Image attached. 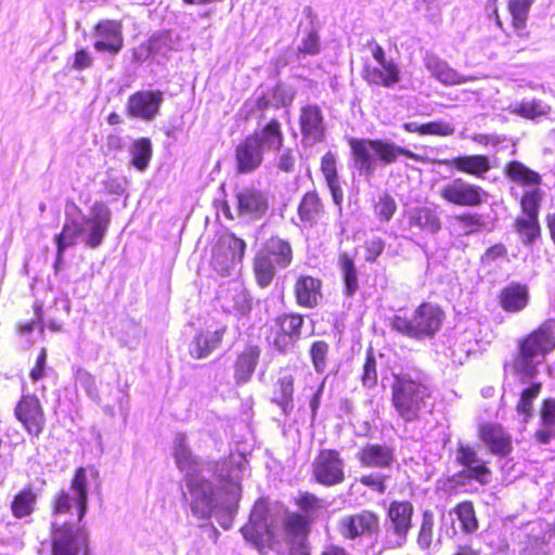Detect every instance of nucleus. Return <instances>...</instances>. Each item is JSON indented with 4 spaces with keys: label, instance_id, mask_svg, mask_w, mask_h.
Instances as JSON below:
<instances>
[{
    "label": "nucleus",
    "instance_id": "1",
    "mask_svg": "<svg viewBox=\"0 0 555 555\" xmlns=\"http://www.w3.org/2000/svg\"><path fill=\"white\" fill-rule=\"evenodd\" d=\"M172 455L192 496V514L208 521L215 516L220 527L231 529L242 498L241 480L247 467L246 457L241 453L232 454L216 463L215 485L202 476L203 463L188 446L185 434L176 435Z\"/></svg>",
    "mask_w": 555,
    "mask_h": 555
},
{
    "label": "nucleus",
    "instance_id": "2",
    "mask_svg": "<svg viewBox=\"0 0 555 555\" xmlns=\"http://www.w3.org/2000/svg\"><path fill=\"white\" fill-rule=\"evenodd\" d=\"M554 349L555 332L550 323H543L518 340L513 359L503 364L504 374L522 386L516 412L525 424L533 417V401L542 390L540 367Z\"/></svg>",
    "mask_w": 555,
    "mask_h": 555
},
{
    "label": "nucleus",
    "instance_id": "3",
    "mask_svg": "<svg viewBox=\"0 0 555 555\" xmlns=\"http://www.w3.org/2000/svg\"><path fill=\"white\" fill-rule=\"evenodd\" d=\"M431 393L430 378L422 370L406 367L393 374L391 403L405 423L415 422L430 412Z\"/></svg>",
    "mask_w": 555,
    "mask_h": 555
},
{
    "label": "nucleus",
    "instance_id": "4",
    "mask_svg": "<svg viewBox=\"0 0 555 555\" xmlns=\"http://www.w3.org/2000/svg\"><path fill=\"white\" fill-rule=\"evenodd\" d=\"M348 144L354 162V169L367 181L375 175L378 166L391 165L401 156L420 160L417 154L388 139L350 137Z\"/></svg>",
    "mask_w": 555,
    "mask_h": 555
},
{
    "label": "nucleus",
    "instance_id": "5",
    "mask_svg": "<svg viewBox=\"0 0 555 555\" xmlns=\"http://www.w3.org/2000/svg\"><path fill=\"white\" fill-rule=\"evenodd\" d=\"M284 142L281 124L273 118L259 131L246 135L234 150L238 175L255 172L263 163L266 152L281 151Z\"/></svg>",
    "mask_w": 555,
    "mask_h": 555
},
{
    "label": "nucleus",
    "instance_id": "6",
    "mask_svg": "<svg viewBox=\"0 0 555 555\" xmlns=\"http://www.w3.org/2000/svg\"><path fill=\"white\" fill-rule=\"evenodd\" d=\"M444 319L443 310L431 302L421 304L411 318L393 315L391 328L409 338L416 340L430 339L441 328Z\"/></svg>",
    "mask_w": 555,
    "mask_h": 555
},
{
    "label": "nucleus",
    "instance_id": "7",
    "mask_svg": "<svg viewBox=\"0 0 555 555\" xmlns=\"http://www.w3.org/2000/svg\"><path fill=\"white\" fill-rule=\"evenodd\" d=\"M293 261V249L288 241L279 236L267 240L254 258V272L259 286L267 287L276 271L286 269Z\"/></svg>",
    "mask_w": 555,
    "mask_h": 555
},
{
    "label": "nucleus",
    "instance_id": "8",
    "mask_svg": "<svg viewBox=\"0 0 555 555\" xmlns=\"http://www.w3.org/2000/svg\"><path fill=\"white\" fill-rule=\"evenodd\" d=\"M275 529V521L270 519L268 507L258 500L249 514L248 522L240 531L260 555H267L269 551L280 553L282 547Z\"/></svg>",
    "mask_w": 555,
    "mask_h": 555
},
{
    "label": "nucleus",
    "instance_id": "9",
    "mask_svg": "<svg viewBox=\"0 0 555 555\" xmlns=\"http://www.w3.org/2000/svg\"><path fill=\"white\" fill-rule=\"evenodd\" d=\"M69 490H59L51 499L53 516L69 515L76 512L78 522H81L88 511V475L83 466L75 469L70 479Z\"/></svg>",
    "mask_w": 555,
    "mask_h": 555
},
{
    "label": "nucleus",
    "instance_id": "10",
    "mask_svg": "<svg viewBox=\"0 0 555 555\" xmlns=\"http://www.w3.org/2000/svg\"><path fill=\"white\" fill-rule=\"evenodd\" d=\"M455 463L462 469L449 477V481L455 486H466L468 481L475 480L481 486L491 482L492 473L487 463L478 456L477 451L469 444L457 442Z\"/></svg>",
    "mask_w": 555,
    "mask_h": 555
},
{
    "label": "nucleus",
    "instance_id": "11",
    "mask_svg": "<svg viewBox=\"0 0 555 555\" xmlns=\"http://www.w3.org/2000/svg\"><path fill=\"white\" fill-rule=\"evenodd\" d=\"M89 539L81 528H75L68 522H52L50 528V555L88 554Z\"/></svg>",
    "mask_w": 555,
    "mask_h": 555
},
{
    "label": "nucleus",
    "instance_id": "12",
    "mask_svg": "<svg viewBox=\"0 0 555 555\" xmlns=\"http://www.w3.org/2000/svg\"><path fill=\"white\" fill-rule=\"evenodd\" d=\"M246 250L244 240L233 233L219 237L212 249L211 266L221 276H231L242 263Z\"/></svg>",
    "mask_w": 555,
    "mask_h": 555
},
{
    "label": "nucleus",
    "instance_id": "13",
    "mask_svg": "<svg viewBox=\"0 0 555 555\" xmlns=\"http://www.w3.org/2000/svg\"><path fill=\"white\" fill-rule=\"evenodd\" d=\"M414 506L410 501H392L386 513L385 531L396 546H403L413 527Z\"/></svg>",
    "mask_w": 555,
    "mask_h": 555
},
{
    "label": "nucleus",
    "instance_id": "14",
    "mask_svg": "<svg viewBox=\"0 0 555 555\" xmlns=\"http://www.w3.org/2000/svg\"><path fill=\"white\" fill-rule=\"evenodd\" d=\"M314 480L325 487H333L345 480V461L334 449H322L312 463Z\"/></svg>",
    "mask_w": 555,
    "mask_h": 555
},
{
    "label": "nucleus",
    "instance_id": "15",
    "mask_svg": "<svg viewBox=\"0 0 555 555\" xmlns=\"http://www.w3.org/2000/svg\"><path fill=\"white\" fill-rule=\"evenodd\" d=\"M338 531L347 540L360 538L377 539L379 533V516L369 509L347 515L339 519Z\"/></svg>",
    "mask_w": 555,
    "mask_h": 555
},
{
    "label": "nucleus",
    "instance_id": "16",
    "mask_svg": "<svg viewBox=\"0 0 555 555\" xmlns=\"http://www.w3.org/2000/svg\"><path fill=\"white\" fill-rule=\"evenodd\" d=\"M440 196L456 206L478 207L487 201L489 194L479 185L455 178L441 188Z\"/></svg>",
    "mask_w": 555,
    "mask_h": 555
},
{
    "label": "nucleus",
    "instance_id": "17",
    "mask_svg": "<svg viewBox=\"0 0 555 555\" xmlns=\"http://www.w3.org/2000/svg\"><path fill=\"white\" fill-rule=\"evenodd\" d=\"M112 221V212L102 201H96L90 207L89 216L83 218V242L87 247L95 249L104 241Z\"/></svg>",
    "mask_w": 555,
    "mask_h": 555
},
{
    "label": "nucleus",
    "instance_id": "18",
    "mask_svg": "<svg viewBox=\"0 0 555 555\" xmlns=\"http://www.w3.org/2000/svg\"><path fill=\"white\" fill-rule=\"evenodd\" d=\"M14 415L30 436L38 437L42 434L46 417L42 404L36 395H23L15 405Z\"/></svg>",
    "mask_w": 555,
    "mask_h": 555
},
{
    "label": "nucleus",
    "instance_id": "19",
    "mask_svg": "<svg viewBox=\"0 0 555 555\" xmlns=\"http://www.w3.org/2000/svg\"><path fill=\"white\" fill-rule=\"evenodd\" d=\"M362 467L391 470L397 462L396 448L389 443L367 442L356 455Z\"/></svg>",
    "mask_w": 555,
    "mask_h": 555
},
{
    "label": "nucleus",
    "instance_id": "20",
    "mask_svg": "<svg viewBox=\"0 0 555 555\" xmlns=\"http://www.w3.org/2000/svg\"><path fill=\"white\" fill-rule=\"evenodd\" d=\"M299 127L302 142L312 146L325 139V121L321 107L317 104H307L301 107Z\"/></svg>",
    "mask_w": 555,
    "mask_h": 555
},
{
    "label": "nucleus",
    "instance_id": "21",
    "mask_svg": "<svg viewBox=\"0 0 555 555\" xmlns=\"http://www.w3.org/2000/svg\"><path fill=\"white\" fill-rule=\"evenodd\" d=\"M95 41L93 47L99 52L116 55L124 46L121 23L114 20H101L93 27Z\"/></svg>",
    "mask_w": 555,
    "mask_h": 555
},
{
    "label": "nucleus",
    "instance_id": "22",
    "mask_svg": "<svg viewBox=\"0 0 555 555\" xmlns=\"http://www.w3.org/2000/svg\"><path fill=\"white\" fill-rule=\"evenodd\" d=\"M439 163L478 179H485L492 169L490 156L483 154L459 155Z\"/></svg>",
    "mask_w": 555,
    "mask_h": 555
},
{
    "label": "nucleus",
    "instance_id": "23",
    "mask_svg": "<svg viewBox=\"0 0 555 555\" xmlns=\"http://www.w3.org/2000/svg\"><path fill=\"white\" fill-rule=\"evenodd\" d=\"M236 202L240 215L253 219L262 218L269 208L266 193L256 188H245L237 192Z\"/></svg>",
    "mask_w": 555,
    "mask_h": 555
},
{
    "label": "nucleus",
    "instance_id": "24",
    "mask_svg": "<svg viewBox=\"0 0 555 555\" xmlns=\"http://www.w3.org/2000/svg\"><path fill=\"white\" fill-rule=\"evenodd\" d=\"M178 41L168 30L157 31L151 36L146 47L141 44V57L145 53V60L151 59L157 65H163L168 60L169 53L177 49ZM143 60L141 59V63Z\"/></svg>",
    "mask_w": 555,
    "mask_h": 555
},
{
    "label": "nucleus",
    "instance_id": "25",
    "mask_svg": "<svg viewBox=\"0 0 555 555\" xmlns=\"http://www.w3.org/2000/svg\"><path fill=\"white\" fill-rule=\"evenodd\" d=\"M362 77L369 85L392 89L401 80V69L396 62L365 64Z\"/></svg>",
    "mask_w": 555,
    "mask_h": 555
},
{
    "label": "nucleus",
    "instance_id": "26",
    "mask_svg": "<svg viewBox=\"0 0 555 555\" xmlns=\"http://www.w3.org/2000/svg\"><path fill=\"white\" fill-rule=\"evenodd\" d=\"M228 327L220 325L214 331H202L196 334L190 344V354L195 359L207 358L221 345Z\"/></svg>",
    "mask_w": 555,
    "mask_h": 555
},
{
    "label": "nucleus",
    "instance_id": "27",
    "mask_svg": "<svg viewBox=\"0 0 555 555\" xmlns=\"http://www.w3.org/2000/svg\"><path fill=\"white\" fill-rule=\"evenodd\" d=\"M529 288L525 284L512 282L502 288L499 302L501 308L509 313L522 311L529 304Z\"/></svg>",
    "mask_w": 555,
    "mask_h": 555
},
{
    "label": "nucleus",
    "instance_id": "28",
    "mask_svg": "<svg viewBox=\"0 0 555 555\" xmlns=\"http://www.w3.org/2000/svg\"><path fill=\"white\" fill-rule=\"evenodd\" d=\"M423 63L430 75L444 86L461 85L465 81L455 69L433 52H425Z\"/></svg>",
    "mask_w": 555,
    "mask_h": 555
},
{
    "label": "nucleus",
    "instance_id": "29",
    "mask_svg": "<svg viewBox=\"0 0 555 555\" xmlns=\"http://www.w3.org/2000/svg\"><path fill=\"white\" fill-rule=\"evenodd\" d=\"M322 282L310 275H300L294 287L296 301L300 307L314 308L322 299Z\"/></svg>",
    "mask_w": 555,
    "mask_h": 555
},
{
    "label": "nucleus",
    "instance_id": "30",
    "mask_svg": "<svg viewBox=\"0 0 555 555\" xmlns=\"http://www.w3.org/2000/svg\"><path fill=\"white\" fill-rule=\"evenodd\" d=\"M261 350L257 345H248L234 362V379L237 385L248 383L258 365Z\"/></svg>",
    "mask_w": 555,
    "mask_h": 555
},
{
    "label": "nucleus",
    "instance_id": "31",
    "mask_svg": "<svg viewBox=\"0 0 555 555\" xmlns=\"http://www.w3.org/2000/svg\"><path fill=\"white\" fill-rule=\"evenodd\" d=\"M480 438L495 455L506 456L512 452V438L499 425H483L480 428Z\"/></svg>",
    "mask_w": 555,
    "mask_h": 555
},
{
    "label": "nucleus",
    "instance_id": "32",
    "mask_svg": "<svg viewBox=\"0 0 555 555\" xmlns=\"http://www.w3.org/2000/svg\"><path fill=\"white\" fill-rule=\"evenodd\" d=\"M533 437L540 444H548L555 439V398H546L542 401L539 428Z\"/></svg>",
    "mask_w": 555,
    "mask_h": 555
},
{
    "label": "nucleus",
    "instance_id": "33",
    "mask_svg": "<svg viewBox=\"0 0 555 555\" xmlns=\"http://www.w3.org/2000/svg\"><path fill=\"white\" fill-rule=\"evenodd\" d=\"M294 376L285 372L281 374L273 386L271 401L275 403L284 416L291 415L294 410Z\"/></svg>",
    "mask_w": 555,
    "mask_h": 555
},
{
    "label": "nucleus",
    "instance_id": "34",
    "mask_svg": "<svg viewBox=\"0 0 555 555\" xmlns=\"http://www.w3.org/2000/svg\"><path fill=\"white\" fill-rule=\"evenodd\" d=\"M504 175L511 181L530 189L539 188L542 183L541 175L519 160L506 163Z\"/></svg>",
    "mask_w": 555,
    "mask_h": 555
},
{
    "label": "nucleus",
    "instance_id": "35",
    "mask_svg": "<svg viewBox=\"0 0 555 555\" xmlns=\"http://www.w3.org/2000/svg\"><path fill=\"white\" fill-rule=\"evenodd\" d=\"M37 500V492L30 485L20 489L14 494L10 504L13 517L22 519L31 516L36 511Z\"/></svg>",
    "mask_w": 555,
    "mask_h": 555
},
{
    "label": "nucleus",
    "instance_id": "36",
    "mask_svg": "<svg viewBox=\"0 0 555 555\" xmlns=\"http://www.w3.org/2000/svg\"><path fill=\"white\" fill-rule=\"evenodd\" d=\"M297 212L305 225L314 227L323 212V204L318 193L307 192L298 205Z\"/></svg>",
    "mask_w": 555,
    "mask_h": 555
},
{
    "label": "nucleus",
    "instance_id": "37",
    "mask_svg": "<svg viewBox=\"0 0 555 555\" xmlns=\"http://www.w3.org/2000/svg\"><path fill=\"white\" fill-rule=\"evenodd\" d=\"M450 511L455 521L460 522L462 533L470 535L478 530L479 521L472 501L460 502Z\"/></svg>",
    "mask_w": 555,
    "mask_h": 555
},
{
    "label": "nucleus",
    "instance_id": "38",
    "mask_svg": "<svg viewBox=\"0 0 555 555\" xmlns=\"http://www.w3.org/2000/svg\"><path fill=\"white\" fill-rule=\"evenodd\" d=\"M485 225V220L480 214L465 212L453 216L450 220L452 233L457 236H468L478 233Z\"/></svg>",
    "mask_w": 555,
    "mask_h": 555
},
{
    "label": "nucleus",
    "instance_id": "39",
    "mask_svg": "<svg viewBox=\"0 0 555 555\" xmlns=\"http://www.w3.org/2000/svg\"><path fill=\"white\" fill-rule=\"evenodd\" d=\"M338 267L343 275L344 294L352 298L359 289L358 269L354 260L347 251L340 253Z\"/></svg>",
    "mask_w": 555,
    "mask_h": 555
},
{
    "label": "nucleus",
    "instance_id": "40",
    "mask_svg": "<svg viewBox=\"0 0 555 555\" xmlns=\"http://www.w3.org/2000/svg\"><path fill=\"white\" fill-rule=\"evenodd\" d=\"M301 37L297 46V59L302 60L306 56H315L321 52V38L319 30L311 22L300 31Z\"/></svg>",
    "mask_w": 555,
    "mask_h": 555
},
{
    "label": "nucleus",
    "instance_id": "41",
    "mask_svg": "<svg viewBox=\"0 0 555 555\" xmlns=\"http://www.w3.org/2000/svg\"><path fill=\"white\" fill-rule=\"evenodd\" d=\"M410 223L412 227H416L431 234L438 233L441 229L438 215L435 210L427 207H421L411 212Z\"/></svg>",
    "mask_w": 555,
    "mask_h": 555
},
{
    "label": "nucleus",
    "instance_id": "42",
    "mask_svg": "<svg viewBox=\"0 0 555 555\" xmlns=\"http://www.w3.org/2000/svg\"><path fill=\"white\" fill-rule=\"evenodd\" d=\"M515 230L520 236L521 244L526 247L533 246L541 237L539 218L518 217L515 220Z\"/></svg>",
    "mask_w": 555,
    "mask_h": 555
},
{
    "label": "nucleus",
    "instance_id": "43",
    "mask_svg": "<svg viewBox=\"0 0 555 555\" xmlns=\"http://www.w3.org/2000/svg\"><path fill=\"white\" fill-rule=\"evenodd\" d=\"M83 233V225L77 219L66 220L62 231L55 236L57 255L61 257L67 247L75 245L76 240Z\"/></svg>",
    "mask_w": 555,
    "mask_h": 555
},
{
    "label": "nucleus",
    "instance_id": "44",
    "mask_svg": "<svg viewBox=\"0 0 555 555\" xmlns=\"http://www.w3.org/2000/svg\"><path fill=\"white\" fill-rule=\"evenodd\" d=\"M511 113L522 118L527 119H535L541 116H545L550 112V106L545 104L542 100L532 99L526 100L524 99L520 102L512 104L509 106Z\"/></svg>",
    "mask_w": 555,
    "mask_h": 555
},
{
    "label": "nucleus",
    "instance_id": "45",
    "mask_svg": "<svg viewBox=\"0 0 555 555\" xmlns=\"http://www.w3.org/2000/svg\"><path fill=\"white\" fill-rule=\"evenodd\" d=\"M164 93L159 90H141V119L153 120L159 113Z\"/></svg>",
    "mask_w": 555,
    "mask_h": 555
},
{
    "label": "nucleus",
    "instance_id": "46",
    "mask_svg": "<svg viewBox=\"0 0 555 555\" xmlns=\"http://www.w3.org/2000/svg\"><path fill=\"white\" fill-rule=\"evenodd\" d=\"M288 548L297 543H308L306 537V524L299 515H292L283 521Z\"/></svg>",
    "mask_w": 555,
    "mask_h": 555
},
{
    "label": "nucleus",
    "instance_id": "47",
    "mask_svg": "<svg viewBox=\"0 0 555 555\" xmlns=\"http://www.w3.org/2000/svg\"><path fill=\"white\" fill-rule=\"evenodd\" d=\"M544 192L539 188L528 189L520 198L524 217L539 218Z\"/></svg>",
    "mask_w": 555,
    "mask_h": 555
},
{
    "label": "nucleus",
    "instance_id": "48",
    "mask_svg": "<svg viewBox=\"0 0 555 555\" xmlns=\"http://www.w3.org/2000/svg\"><path fill=\"white\" fill-rule=\"evenodd\" d=\"M330 345L324 340L313 341L309 349L311 362L318 374H323L327 366Z\"/></svg>",
    "mask_w": 555,
    "mask_h": 555
},
{
    "label": "nucleus",
    "instance_id": "49",
    "mask_svg": "<svg viewBox=\"0 0 555 555\" xmlns=\"http://www.w3.org/2000/svg\"><path fill=\"white\" fill-rule=\"evenodd\" d=\"M435 526V515L430 509H425L422 514L421 528L417 535V544L422 550H428L433 542Z\"/></svg>",
    "mask_w": 555,
    "mask_h": 555
},
{
    "label": "nucleus",
    "instance_id": "50",
    "mask_svg": "<svg viewBox=\"0 0 555 555\" xmlns=\"http://www.w3.org/2000/svg\"><path fill=\"white\" fill-rule=\"evenodd\" d=\"M275 322L282 332L293 336L297 340L300 338L304 325L302 315L297 313L282 314Z\"/></svg>",
    "mask_w": 555,
    "mask_h": 555
},
{
    "label": "nucleus",
    "instance_id": "51",
    "mask_svg": "<svg viewBox=\"0 0 555 555\" xmlns=\"http://www.w3.org/2000/svg\"><path fill=\"white\" fill-rule=\"evenodd\" d=\"M361 382L362 385L369 389H372L377 385V363L372 348L366 350Z\"/></svg>",
    "mask_w": 555,
    "mask_h": 555
},
{
    "label": "nucleus",
    "instance_id": "52",
    "mask_svg": "<svg viewBox=\"0 0 555 555\" xmlns=\"http://www.w3.org/2000/svg\"><path fill=\"white\" fill-rule=\"evenodd\" d=\"M397 210V204L393 197L387 193H384L378 197L375 204V215L382 222H388Z\"/></svg>",
    "mask_w": 555,
    "mask_h": 555
},
{
    "label": "nucleus",
    "instance_id": "53",
    "mask_svg": "<svg viewBox=\"0 0 555 555\" xmlns=\"http://www.w3.org/2000/svg\"><path fill=\"white\" fill-rule=\"evenodd\" d=\"M296 504L308 517H314L323 507L322 500L310 492L300 493L296 499Z\"/></svg>",
    "mask_w": 555,
    "mask_h": 555
},
{
    "label": "nucleus",
    "instance_id": "54",
    "mask_svg": "<svg viewBox=\"0 0 555 555\" xmlns=\"http://www.w3.org/2000/svg\"><path fill=\"white\" fill-rule=\"evenodd\" d=\"M389 478V475L384 474L383 470H378L367 475H362L359 481L361 485L383 494L387 490L386 482Z\"/></svg>",
    "mask_w": 555,
    "mask_h": 555
},
{
    "label": "nucleus",
    "instance_id": "55",
    "mask_svg": "<svg viewBox=\"0 0 555 555\" xmlns=\"http://www.w3.org/2000/svg\"><path fill=\"white\" fill-rule=\"evenodd\" d=\"M267 91L272 99L274 108L289 106L293 102L294 94L281 83H276L273 88H270Z\"/></svg>",
    "mask_w": 555,
    "mask_h": 555
},
{
    "label": "nucleus",
    "instance_id": "56",
    "mask_svg": "<svg viewBox=\"0 0 555 555\" xmlns=\"http://www.w3.org/2000/svg\"><path fill=\"white\" fill-rule=\"evenodd\" d=\"M232 310L240 317H246L251 311V297L245 291H240L232 296Z\"/></svg>",
    "mask_w": 555,
    "mask_h": 555
},
{
    "label": "nucleus",
    "instance_id": "57",
    "mask_svg": "<svg viewBox=\"0 0 555 555\" xmlns=\"http://www.w3.org/2000/svg\"><path fill=\"white\" fill-rule=\"evenodd\" d=\"M364 248L365 261L369 263H374L385 249V241L379 236H373L365 241Z\"/></svg>",
    "mask_w": 555,
    "mask_h": 555
},
{
    "label": "nucleus",
    "instance_id": "58",
    "mask_svg": "<svg viewBox=\"0 0 555 555\" xmlns=\"http://www.w3.org/2000/svg\"><path fill=\"white\" fill-rule=\"evenodd\" d=\"M455 131V128L447 121L443 120H433L424 124L423 127V135L433 134L440 137L452 135Z\"/></svg>",
    "mask_w": 555,
    "mask_h": 555
},
{
    "label": "nucleus",
    "instance_id": "59",
    "mask_svg": "<svg viewBox=\"0 0 555 555\" xmlns=\"http://www.w3.org/2000/svg\"><path fill=\"white\" fill-rule=\"evenodd\" d=\"M336 164H337V156L335 153L328 151L322 156L321 171H322L325 180L338 178Z\"/></svg>",
    "mask_w": 555,
    "mask_h": 555
},
{
    "label": "nucleus",
    "instance_id": "60",
    "mask_svg": "<svg viewBox=\"0 0 555 555\" xmlns=\"http://www.w3.org/2000/svg\"><path fill=\"white\" fill-rule=\"evenodd\" d=\"M507 255V248L504 244L498 243L489 247L481 256L480 261L483 266H491L500 258Z\"/></svg>",
    "mask_w": 555,
    "mask_h": 555
},
{
    "label": "nucleus",
    "instance_id": "61",
    "mask_svg": "<svg viewBox=\"0 0 555 555\" xmlns=\"http://www.w3.org/2000/svg\"><path fill=\"white\" fill-rule=\"evenodd\" d=\"M457 533L459 531L455 527V519L451 511L443 513L440 519L439 535L443 534L448 539H453L457 535Z\"/></svg>",
    "mask_w": 555,
    "mask_h": 555
},
{
    "label": "nucleus",
    "instance_id": "62",
    "mask_svg": "<svg viewBox=\"0 0 555 555\" xmlns=\"http://www.w3.org/2000/svg\"><path fill=\"white\" fill-rule=\"evenodd\" d=\"M296 341L297 339H295L293 336L280 330L273 338V347L280 353L285 354L294 347Z\"/></svg>",
    "mask_w": 555,
    "mask_h": 555
},
{
    "label": "nucleus",
    "instance_id": "63",
    "mask_svg": "<svg viewBox=\"0 0 555 555\" xmlns=\"http://www.w3.org/2000/svg\"><path fill=\"white\" fill-rule=\"evenodd\" d=\"M296 157L291 149L282 151L278 157L276 167L283 172L291 173L295 170Z\"/></svg>",
    "mask_w": 555,
    "mask_h": 555
},
{
    "label": "nucleus",
    "instance_id": "64",
    "mask_svg": "<svg viewBox=\"0 0 555 555\" xmlns=\"http://www.w3.org/2000/svg\"><path fill=\"white\" fill-rule=\"evenodd\" d=\"M93 63V59L91 54L83 48L78 49L73 59V69L75 70H83L89 68Z\"/></svg>",
    "mask_w": 555,
    "mask_h": 555
}]
</instances>
